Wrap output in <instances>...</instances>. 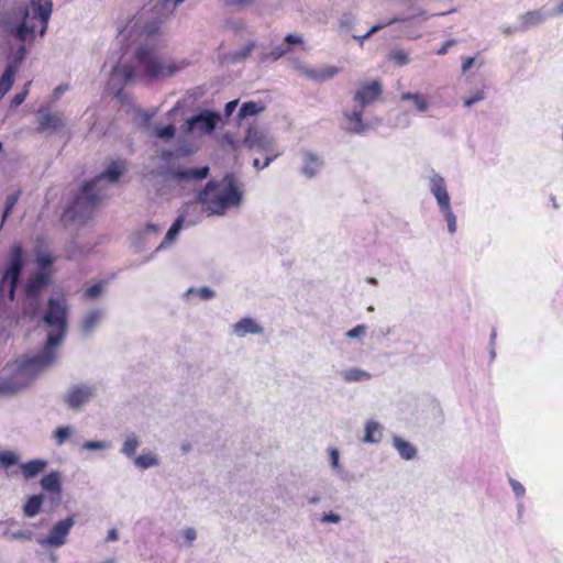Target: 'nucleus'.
<instances>
[{
	"label": "nucleus",
	"mask_w": 563,
	"mask_h": 563,
	"mask_svg": "<svg viewBox=\"0 0 563 563\" xmlns=\"http://www.w3.org/2000/svg\"><path fill=\"white\" fill-rule=\"evenodd\" d=\"M161 19L150 18L147 10L134 15L120 31L117 42L125 45L120 57L112 53L104 63L110 68L108 90L121 98L123 87L136 79H162L174 76L190 65L187 58L163 55L153 43Z\"/></svg>",
	"instance_id": "nucleus-1"
},
{
	"label": "nucleus",
	"mask_w": 563,
	"mask_h": 563,
	"mask_svg": "<svg viewBox=\"0 0 563 563\" xmlns=\"http://www.w3.org/2000/svg\"><path fill=\"white\" fill-rule=\"evenodd\" d=\"M30 321L44 322L47 329V340L38 353L22 357L13 364L10 369L13 376L5 386L11 390H18L26 386L36 374L55 363L57 350L62 345L67 332V300L63 296L49 298L45 311L43 313L40 311V317Z\"/></svg>",
	"instance_id": "nucleus-2"
},
{
	"label": "nucleus",
	"mask_w": 563,
	"mask_h": 563,
	"mask_svg": "<svg viewBox=\"0 0 563 563\" xmlns=\"http://www.w3.org/2000/svg\"><path fill=\"white\" fill-rule=\"evenodd\" d=\"M52 7L49 0H0V23L16 25L14 35L20 41L33 40L36 33L45 34Z\"/></svg>",
	"instance_id": "nucleus-3"
},
{
	"label": "nucleus",
	"mask_w": 563,
	"mask_h": 563,
	"mask_svg": "<svg viewBox=\"0 0 563 563\" xmlns=\"http://www.w3.org/2000/svg\"><path fill=\"white\" fill-rule=\"evenodd\" d=\"M243 199V186L231 174L223 176L221 179L209 180L197 195L198 202L209 217H223L229 211L239 209Z\"/></svg>",
	"instance_id": "nucleus-4"
},
{
	"label": "nucleus",
	"mask_w": 563,
	"mask_h": 563,
	"mask_svg": "<svg viewBox=\"0 0 563 563\" xmlns=\"http://www.w3.org/2000/svg\"><path fill=\"white\" fill-rule=\"evenodd\" d=\"M54 258L41 247L36 251L35 264L38 271L24 285L23 318L35 320L40 317L42 292L46 289L52 277Z\"/></svg>",
	"instance_id": "nucleus-5"
},
{
	"label": "nucleus",
	"mask_w": 563,
	"mask_h": 563,
	"mask_svg": "<svg viewBox=\"0 0 563 563\" xmlns=\"http://www.w3.org/2000/svg\"><path fill=\"white\" fill-rule=\"evenodd\" d=\"M124 169L122 161H113L102 174L87 183L70 208L73 214H85L100 203L107 197L108 185L115 184Z\"/></svg>",
	"instance_id": "nucleus-6"
},
{
	"label": "nucleus",
	"mask_w": 563,
	"mask_h": 563,
	"mask_svg": "<svg viewBox=\"0 0 563 563\" xmlns=\"http://www.w3.org/2000/svg\"><path fill=\"white\" fill-rule=\"evenodd\" d=\"M426 181L430 194L437 201L441 216L448 224L449 233L454 234L457 230V219L452 208L445 178L437 170L430 169L426 175Z\"/></svg>",
	"instance_id": "nucleus-7"
},
{
	"label": "nucleus",
	"mask_w": 563,
	"mask_h": 563,
	"mask_svg": "<svg viewBox=\"0 0 563 563\" xmlns=\"http://www.w3.org/2000/svg\"><path fill=\"white\" fill-rule=\"evenodd\" d=\"M23 267V249L13 244L10 250V263L0 282V298L5 301L14 299V291Z\"/></svg>",
	"instance_id": "nucleus-8"
},
{
	"label": "nucleus",
	"mask_w": 563,
	"mask_h": 563,
	"mask_svg": "<svg viewBox=\"0 0 563 563\" xmlns=\"http://www.w3.org/2000/svg\"><path fill=\"white\" fill-rule=\"evenodd\" d=\"M243 145L250 150L266 154L262 167H267L276 157L282 154V151L276 146L275 141L265 131L250 126L243 140Z\"/></svg>",
	"instance_id": "nucleus-9"
},
{
	"label": "nucleus",
	"mask_w": 563,
	"mask_h": 563,
	"mask_svg": "<svg viewBox=\"0 0 563 563\" xmlns=\"http://www.w3.org/2000/svg\"><path fill=\"white\" fill-rule=\"evenodd\" d=\"M220 121L219 112L202 110L186 121V131L195 136L209 135L216 130Z\"/></svg>",
	"instance_id": "nucleus-10"
},
{
	"label": "nucleus",
	"mask_w": 563,
	"mask_h": 563,
	"mask_svg": "<svg viewBox=\"0 0 563 563\" xmlns=\"http://www.w3.org/2000/svg\"><path fill=\"white\" fill-rule=\"evenodd\" d=\"M26 55V49L21 45L14 54L9 58L5 68L0 75V102L12 89L16 75L20 68V64L23 62Z\"/></svg>",
	"instance_id": "nucleus-11"
},
{
	"label": "nucleus",
	"mask_w": 563,
	"mask_h": 563,
	"mask_svg": "<svg viewBox=\"0 0 563 563\" xmlns=\"http://www.w3.org/2000/svg\"><path fill=\"white\" fill-rule=\"evenodd\" d=\"M97 391L98 386L96 384H76L69 387L64 400L70 409L78 410L90 402L97 396Z\"/></svg>",
	"instance_id": "nucleus-12"
},
{
	"label": "nucleus",
	"mask_w": 563,
	"mask_h": 563,
	"mask_svg": "<svg viewBox=\"0 0 563 563\" xmlns=\"http://www.w3.org/2000/svg\"><path fill=\"white\" fill-rule=\"evenodd\" d=\"M297 156L299 159V174L302 177L312 179L321 174L324 167V158L320 153L309 148H301Z\"/></svg>",
	"instance_id": "nucleus-13"
},
{
	"label": "nucleus",
	"mask_w": 563,
	"mask_h": 563,
	"mask_svg": "<svg viewBox=\"0 0 563 563\" xmlns=\"http://www.w3.org/2000/svg\"><path fill=\"white\" fill-rule=\"evenodd\" d=\"M75 521L71 517L59 520L51 529L48 536L45 539L38 540V543L43 547H55L59 548L66 543L67 536L69 534Z\"/></svg>",
	"instance_id": "nucleus-14"
},
{
	"label": "nucleus",
	"mask_w": 563,
	"mask_h": 563,
	"mask_svg": "<svg viewBox=\"0 0 563 563\" xmlns=\"http://www.w3.org/2000/svg\"><path fill=\"white\" fill-rule=\"evenodd\" d=\"M231 333L240 339L246 335H263L264 327L252 317H243L231 325Z\"/></svg>",
	"instance_id": "nucleus-15"
},
{
	"label": "nucleus",
	"mask_w": 563,
	"mask_h": 563,
	"mask_svg": "<svg viewBox=\"0 0 563 563\" xmlns=\"http://www.w3.org/2000/svg\"><path fill=\"white\" fill-rule=\"evenodd\" d=\"M399 99L401 102H410V110L420 114L428 113L432 107L430 97L421 91H405Z\"/></svg>",
	"instance_id": "nucleus-16"
},
{
	"label": "nucleus",
	"mask_w": 563,
	"mask_h": 563,
	"mask_svg": "<svg viewBox=\"0 0 563 563\" xmlns=\"http://www.w3.org/2000/svg\"><path fill=\"white\" fill-rule=\"evenodd\" d=\"M382 93L380 85L377 81L363 84L354 96V102L361 108L374 102Z\"/></svg>",
	"instance_id": "nucleus-17"
},
{
	"label": "nucleus",
	"mask_w": 563,
	"mask_h": 563,
	"mask_svg": "<svg viewBox=\"0 0 563 563\" xmlns=\"http://www.w3.org/2000/svg\"><path fill=\"white\" fill-rule=\"evenodd\" d=\"M364 108L354 104L352 110L344 113L346 129L354 133H365L371 129V124L363 119Z\"/></svg>",
	"instance_id": "nucleus-18"
},
{
	"label": "nucleus",
	"mask_w": 563,
	"mask_h": 563,
	"mask_svg": "<svg viewBox=\"0 0 563 563\" xmlns=\"http://www.w3.org/2000/svg\"><path fill=\"white\" fill-rule=\"evenodd\" d=\"M65 125V121L59 113L49 112L41 109L38 111V131L56 132Z\"/></svg>",
	"instance_id": "nucleus-19"
},
{
	"label": "nucleus",
	"mask_w": 563,
	"mask_h": 563,
	"mask_svg": "<svg viewBox=\"0 0 563 563\" xmlns=\"http://www.w3.org/2000/svg\"><path fill=\"white\" fill-rule=\"evenodd\" d=\"M385 427L375 419H369L364 424L363 443L378 444L384 438Z\"/></svg>",
	"instance_id": "nucleus-20"
},
{
	"label": "nucleus",
	"mask_w": 563,
	"mask_h": 563,
	"mask_svg": "<svg viewBox=\"0 0 563 563\" xmlns=\"http://www.w3.org/2000/svg\"><path fill=\"white\" fill-rule=\"evenodd\" d=\"M104 318V310L101 308H95L89 310L82 318L80 323V330L85 334L93 332Z\"/></svg>",
	"instance_id": "nucleus-21"
},
{
	"label": "nucleus",
	"mask_w": 563,
	"mask_h": 563,
	"mask_svg": "<svg viewBox=\"0 0 563 563\" xmlns=\"http://www.w3.org/2000/svg\"><path fill=\"white\" fill-rule=\"evenodd\" d=\"M391 444L402 460L411 461L417 456L416 446L397 434L391 437Z\"/></svg>",
	"instance_id": "nucleus-22"
},
{
	"label": "nucleus",
	"mask_w": 563,
	"mask_h": 563,
	"mask_svg": "<svg viewBox=\"0 0 563 563\" xmlns=\"http://www.w3.org/2000/svg\"><path fill=\"white\" fill-rule=\"evenodd\" d=\"M340 378L347 384L363 383L372 379V374L360 367H347L339 372Z\"/></svg>",
	"instance_id": "nucleus-23"
},
{
	"label": "nucleus",
	"mask_w": 563,
	"mask_h": 563,
	"mask_svg": "<svg viewBox=\"0 0 563 563\" xmlns=\"http://www.w3.org/2000/svg\"><path fill=\"white\" fill-rule=\"evenodd\" d=\"M209 175V167L201 166L197 168H184L178 169L173 174V177L178 181H189V180H201L207 178Z\"/></svg>",
	"instance_id": "nucleus-24"
},
{
	"label": "nucleus",
	"mask_w": 563,
	"mask_h": 563,
	"mask_svg": "<svg viewBox=\"0 0 563 563\" xmlns=\"http://www.w3.org/2000/svg\"><path fill=\"white\" fill-rule=\"evenodd\" d=\"M47 461L42 459L31 460L20 464V470L25 479L34 478L47 467Z\"/></svg>",
	"instance_id": "nucleus-25"
},
{
	"label": "nucleus",
	"mask_w": 563,
	"mask_h": 563,
	"mask_svg": "<svg viewBox=\"0 0 563 563\" xmlns=\"http://www.w3.org/2000/svg\"><path fill=\"white\" fill-rule=\"evenodd\" d=\"M16 522L13 519L7 520L4 522H0V527H4L2 536L5 538H10L13 540H31L33 537V532L31 530L25 529H12Z\"/></svg>",
	"instance_id": "nucleus-26"
},
{
	"label": "nucleus",
	"mask_w": 563,
	"mask_h": 563,
	"mask_svg": "<svg viewBox=\"0 0 563 563\" xmlns=\"http://www.w3.org/2000/svg\"><path fill=\"white\" fill-rule=\"evenodd\" d=\"M339 71H340V68L336 66H323L319 69L305 68V70H303L305 75L308 78L318 80V81H324V80L331 79L335 75H338Z\"/></svg>",
	"instance_id": "nucleus-27"
},
{
	"label": "nucleus",
	"mask_w": 563,
	"mask_h": 563,
	"mask_svg": "<svg viewBox=\"0 0 563 563\" xmlns=\"http://www.w3.org/2000/svg\"><path fill=\"white\" fill-rule=\"evenodd\" d=\"M184 222H185V216L184 214L179 216L174 221V223L172 224V227L167 231L163 242L156 247V250H155L156 252H158L161 250H164V249H167L168 246H170L177 240L178 234H179L180 230L183 229Z\"/></svg>",
	"instance_id": "nucleus-28"
},
{
	"label": "nucleus",
	"mask_w": 563,
	"mask_h": 563,
	"mask_svg": "<svg viewBox=\"0 0 563 563\" xmlns=\"http://www.w3.org/2000/svg\"><path fill=\"white\" fill-rule=\"evenodd\" d=\"M41 487L48 493L60 494L62 492V476L57 471H53L41 479Z\"/></svg>",
	"instance_id": "nucleus-29"
},
{
	"label": "nucleus",
	"mask_w": 563,
	"mask_h": 563,
	"mask_svg": "<svg viewBox=\"0 0 563 563\" xmlns=\"http://www.w3.org/2000/svg\"><path fill=\"white\" fill-rule=\"evenodd\" d=\"M134 465L139 470H148L159 465V459L152 452L143 453L134 457Z\"/></svg>",
	"instance_id": "nucleus-30"
},
{
	"label": "nucleus",
	"mask_w": 563,
	"mask_h": 563,
	"mask_svg": "<svg viewBox=\"0 0 563 563\" xmlns=\"http://www.w3.org/2000/svg\"><path fill=\"white\" fill-rule=\"evenodd\" d=\"M197 530L192 527H185L178 532L177 542L179 547L190 548L197 540Z\"/></svg>",
	"instance_id": "nucleus-31"
},
{
	"label": "nucleus",
	"mask_w": 563,
	"mask_h": 563,
	"mask_svg": "<svg viewBox=\"0 0 563 563\" xmlns=\"http://www.w3.org/2000/svg\"><path fill=\"white\" fill-rule=\"evenodd\" d=\"M43 501L42 495L31 496L23 507L24 515L29 518L35 517L40 512Z\"/></svg>",
	"instance_id": "nucleus-32"
},
{
	"label": "nucleus",
	"mask_w": 563,
	"mask_h": 563,
	"mask_svg": "<svg viewBox=\"0 0 563 563\" xmlns=\"http://www.w3.org/2000/svg\"><path fill=\"white\" fill-rule=\"evenodd\" d=\"M140 446L139 437L135 433H130L125 437V440L121 448V453L128 457H135L136 450Z\"/></svg>",
	"instance_id": "nucleus-33"
},
{
	"label": "nucleus",
	"mask_w": 563,
	"mask_h": 563,
	"mask_svg": "<svg viewBox=\"0 0 563 563\" xmlns=\"http://www.w3.org/2000/svg\"><path fill=\"white\" fill-rule=\"evenodd\" d=\"M76 429L73 426H63L58 427L54 433L53 439L56 443V445L60 446L64 443H66L68 440L71 439L73 435H75Z\"/></svg>",
	"instance_id": "nucleus-34"
},
{
	"label": "nucleus",
	"mask_w": 563,
	"mask_h": 563,
	"mask_svg": "<svg viewBox=\"0 0 563 563\" xmlns=\"http://www.w3.org/2000/svg\"><path fill=\"white\" fill-rule=\"evenodd\" d=\"M184 297L188 300L191 297H197L200 300H210L216 297V292H214V290H212L211 288L206 287V286L199 287V288L191 287L186 290V292L184 294Z\"/></svg>",
	"instance_id": "nucleus-35"
},
{
	"label": "nucleus",
	"mask_w": 563,
	"mask_h": 563,
	"mask_svg": "<svg viewBox=\"0 0 563 563\" xmlns=\"http://www.w3.org/2000/svg\"><path fill=\"white\" fill-rule=\"evenodd\" d=\"M508 482H509V485H510L511 490L514 493V496H515L516 500L518 501L517 510L520 514L525 509L523 504H522V499L526 496V487L519 481H517L515 478H509Z\"/></svg>",
	"instance_id": "nucleus-36"
},
{
	"label": "nucleus",
	"mask_w": 563,
	"mask_h": 563,
	"mask_svg": "<svg viewBox=\"0 0 563 563\" xmlns=\"http://www.w3.org/2000/svg\"><path fill=\"white\" fill-rule=\"evenodd\" d=\"M264 110V106L262 103L255 101L244 102L239 110V118L244 119L247 117H254L261 113Z\"/></svg>",
	"instance_id": "nucleus-37"
},
{
	"label": "nucleus",
	"mask_w": 563,
	"mask_h": 563,
	"mask_svg": "<svg viewBox=\"0 0 563 563\" xmlns=\"http://www.w3.org/2000/svg\"><path fill=\"white\" fill-rule=\"evenodd\" d=\"M548 18V14L541 10L527 12L522 15L521 21L525 27H530L542 23Z\"/></svg>",
	"instance_id": "nucleus-38"
},
{
	"label": "nucleus",
	"mask_w": 563,
	"mask_h": 563,
	"mask_svg": "<svg viewBox=\"0 0 563 563\" xmlns=\"http://www.w3.org/2000/svg\"><path fill=\"white\" fill-rule=\"evenodd\" d=\"M19 454L12 450H0V466L4 470L19 464Z\"/></svg>",
	"instance_id": "nucleus-39"
},
{
	"label": "nucleus",
	"mask_w": 563,
	"mask_h": 563,
	"mask_svg": "<svg viewBox=\"0 0 563 563\" xmlns=\"http://www.w3.org/2000/svg\"><path fill=\"white\" fill-rule=\"evenodd\" d=\"M328 454H329V460H330V465H331V468L333 470V472L342 477L343 476V467L340 463V452L336 448H329L328 449Z\"/></svg>",
	"instance_id": "nucleus-40"
},
{
	"label": "nucleus",
	"mask_w": 563,
	"mask_h": 563,
	"mask_svg": "<svg viewBox=\"0 0 563 563\" xmlns=\"http://www.w3.org/2000/svg\"><path fill=\"white\" fill-rule=\"evenodd\" d=\"M31 85H32L31 80L26 81L23 85L21 91H19L18 93H15L13 96V98L10 101V108L11 109L18 108L19 106H21L25 101V99H26V97H27V95L30 92Z\"/></svg>",
	"instance_id": "nucleus-41"
},
{
	"label": "nucleus",
	"mask_w": 563,
	"mask_h": 563,
	"mask_svg": "<svg viewBox=\"0 0 563 563\" xmlns=\"http://www.w3.org/2000/svg\"><path fill=\"white\" fill-rule=\"evenodd\" d=\"M104 288L106 284L103 282L96 283L84 291V297L93 300L103 294Z\"/></svg>",
	"instance_id": "nucleus-42"
},
{
	"label": "nucleus",
	"mask_w": 563,
	"mask_h": 563,
	"mask_svg": "<svg viewBox=\"0 0 563 563\" xmlns=\"http://www.w3.org/2000/svg\"><path fill=\"white\" fill-rule=\"evenodd\" d=\"M176 129L173 124H168L163 128H155L154 134L156 137L168 141L172 140L175 135Z\"/></svg>",
	"instance_id": "nucleus-43"
},
{
	"label": "nucleus",
	"mask_w": 563,
	"mask_h": 563,
	"mask_svg": "<svg viewBox=\"0 0 563 563\" xmlns=\"http://www.w3.org/2000/svg\"><path fill=\"white\" fill-rule=\"evenodd\" d=\"M399 21V19L397 18H394L391 20H389L388 22L386 23H378V24H375L371 27V30L368 32H366L364 35H361V36H354L358 42L360 44L362 45L364 43V41L366 38H368L372 34L380 31L382 29H384L386 25H389V24H393L395 22Z\"/></svg>",
	"instance_id": "nucleus-44"
},
{
	"label": "nucleus",
	"mask_w": 563,
	"mask_h": 563,
	"mask_svg": "<svg viewBox=\"0 0 563 563\" xmlns=\"http://www.w3.org/2000/svg\"><path fill=\"white\" fill-rule=\"evenodd\" d=\"M390 59L399 66L407 65L410 60L409 53L404 49H394L390 52Z\"/></svg>",
	"instance_id": "nucleus-45"
},
{
	"label": "nucleus",
	"mask_w": 563,
	"mask_h": 563,
	"mask_svg": "<svg viewBox=\"0 0 563 563\" xmlns=\"http://www.w3.org/2000/svg\"><path fill=\"white\" fill-rule=\"evenodd\" d=\"M367 334V327L365 324H358L353 329L345 332L347 339L363 340Z\"/></svg>",
	"instance_id": "nucleus-46"
},
{
	"label": "nucleus",
	"mask_w": 563,
	"mask_h": 563,
	"mask_svg": "<svg viewBox=\"0 0 563 563\" xmlns=\"http://www.w3.org/2000/svg\"><path fill=\"white\" fill-rule=\"evenodd\" d=\"M111 444L108 441H86L82 449L87 451H103L110 449Z\"/></svg>",
	"instance_id": "nucleus-47"
},
{
	"label": "nucleus",
	"mask_w": 563,
	"mask_h": 563,
	"mask_svg": "<svg viewBox=\"0 0 563 563\" xmlns=\"http://www.w3.org/2000/svg\"><path fill=\"white\" fill-rule=\"evenodd\" d=\"M485 97L484 89L476 90L472 96L464 99L463 103L465 107L470 108L473 104L482 101Z\"/></svg>",
	"instance_id": "nucleus-48"
},
{
	"label": "nucleus",
	"mask_w": 563,
	"mask_h": 563,
	"mask_svg": "<svg viewBox=\"0 0 563 563\" xmlns=\"http://www.w3.org/2000/svg\"><path fill=\"white\" fill-rule=\"evenodd\" d=\"M254 46H255L254 43L249 42L247 44L244 45V47L241 51H236L233 53V55H232L233 59L234 60L244 59L245 57H247L251 54Z\"/></svg>",
	"instance_id": "nucleus-49"
},
{
	"label": "nucleus",
	"mask_w": 563,
	"mask_h": 563,
	"mask_svg": "<svg viewBox=\"0 0 563 563\" xmlns=\"http://www.w3.org/2000/svg\"><path fill=\"white\" fill-rule=\"evenodd\" d=\"M19 196L20 194L19 192H15V194H12L10 195L8 198H7V201H5V209H4V212H3V219L2 221L5 220V218L9 216V213L11 212L12 208L14 207V205L16 203L18 199H19Z\"/></svg>",
	"instance_id": "nucleus-50"
},
{
	"label": "nucleus",
	"mask_w": 563,
	"mask_h": 563,
	"mask_svg": "<svg viewBox=\"0 0 563 563\" xmlns=\"http://www.w3.org/2000/svg\"><path fill=\"white\" fill-rule=\"evenodd\" d=\"M341 520H342L341 516L335 512H332V511L324 514L320 519V521L322 523H332V525H338L341 522Z\"/></svg>",
	"instance_id": "nucleus-51"
},
{
	"label": "nucleus",
	"mask_w": 563,
	"mask_h": 563,
	"mask_svg": "<svg viewBox=\"0 0 563 563\" xmlns=\"http://www.w3.org/2000/svg\"><path fill=\"white\" fill-rule=\"evenodd\" d=\"M288 48L284 47V45H278L272 49V52L268 54V57L272 60H277L282 56H284L287 53Z\"/></svg>",
	"instance_id": "nucleus-52"
},
{
	"label": "nucleus",
	"mask_w": 563,
	"mask_h": 563,
	"mask_svg": "<svg viewBox=\"0 0 563 563\" xmlns=\"http://www.w3.org/2000/svg\"><path fill=\"white\" fill-rule=\"evenodd\" d=\"M155 4H163L164 10L175 9L184 0H153Z\"/></svg>",
	"instance_id": "nucleus-53"
},
{
	"label": "nucleus",
	"mask_w": 563,
	"mask_h": 563,
	"mask_svg": "<svg viewBox=\"0 0 563 563\" xmlns=\"http://www.w3.org/2000/svg\"><path fill=\"white\" fill-rule=\"evenodd\" d=\"M68 90L69 86L67 84L57 86L52 93L53 101H57L63 96V93H65Z\"/></svg>",
	"instance_id": "nucleus-54"
},
{
	"label": "nucleus",
	"mask_w": 563,
	"mask_h": 563,
	"mask_svg": "<svg viewBox=\"0 0 563 563\" xmlns=\"http://www.w3.org/2000/svg\"><path fill=\"white\" fill-rule=\"evenodd\" d=\"M408 4L411 10H418L420 7L427 4L430 0H401Z\"/></svg>",
	"instance_id": "nucleus-55"
},
{
	"label": "nucleus",
	"mask_w": 563,
	"mask_h": 563,
	"mask_svg": "<svg viewBox=\"0 0 563 563\" xmlns=\"http://www.w3.org/2000/svg\"><path fill=\"white\" fill-rule=\"evenodd\" d=\"M285 43L288 45L302 43V36L299 34H288L285 37Z\"/></svg>",
	"instance_id": "nucleus-56"
},
{
	"label": "nucleus",
	"mask_w": 563,
	"mask_h": 563,
	"mask_svg": "<svg viewBox=\"0 0 563 563\" xmlns=\"http://www.w3.org/2000/svg\"><path fill=\"white\" fill-rule=\"evenodd\" d=\"M475 64L474 57H465L462 62V73L466 74L467 70Z\"/></svg>",
	"instance_id": "nucleus-57"
},
{
	"label": "nucleus",
	"mask_w": 563,
	"mask_h": 563,
	"mask_svg": "<svg viewBox=\"0 0 563 563\" xmlns=\"http://www.w3.org/2000/svg\"><path fill=\"white\" fill-rule=\"evenodd\" d=\"M238 103L239 101L238 100H232V101H229L225 107H224V112H225V115L227 117H230L234 110L236 109L238 107Z\"/></svg>",
	"instance_id": "nucleus-58"
},
{
	"label": "nucleus",
	"mask_w": 563,
	"mask_h": 563,
	"mask_svg": "<svg viewBox=\"0 0 563 563\" xmlns=\"http://www.w3.org/2000/svg\"><path fill=\"white\" fill-rule=\"evenodd\" d=\"M353 22H354V16H353V15H351V14H344V15L340 19V23H341V25H343V26H349V25H351Z\"/></svg>",
	"instance_id": "nucleus-59"
},
{
	"label": "nucleus",
	"mask_w": 563,
	"mask_h": 563,
	"mask_svg": "<svg viewBox=\"0 0 563 563\" xmlns=\"http://www.w3.org/2000/svg\"><path fill=\"white\" fill-rule=\"evenodd\" d=\"M119 538V533H118V530L117 529H110L108 531V536H107V541L108 542H113V541H117Z\"/></svg>",
	"instance_id": "nucleus-60"
},
{
	"label": "nucleus",
	"mask_w": 563,
	"mask_h": 563,
	"mask_svg": "<svg viewBox=\"0 0 563 563\" xmlns=\"http://www.w3.org/2000/svg\"><path fill=\"white\" fill-rule=\"evenodd\" d=\"M161 230V228L158 225H155V224H148L146 225L145 230H144V235H148L151 233H157L158 231Z\"/></svg>",
	"instance_id": "nucleus-61"
},
{
	"label": "nucleus",
	"mask_w": 563,
	"mask_h": 563,
	"mask_svg": "<svg viewBox=\"0 0 563 563\" xmlns=\"http://www.w3.org/2000/svg\"><path fill=\"white\" fill-rule=\"evenodd\" d=\"M452 45H453V41H451V40L446 41L443 44V46L437 52L438 55H444L448 52L449 47L452 46Z\"/></svg>",
	"instance_id": "nucleus-62"
},
{
	"label": "nucleus",
	"mask_w": 563,
	"mask_h": 563,
	"mask_svg": "<svg viewBox=\"0 0 563 563\" xmlns=\"http://www.w3.org/2000/svg\"><path fill=\"white\" fill-rule=\"evenodd\" d=\"M560 14H563V1H561L556 8L554 9V11L551 13V15H560Z\"/></svg>",
	"instance_id": "nucleus-63"
},
{
	"label": "nucleus",
	"mask_w": 563,
	"mask_h": 563,
	"mask_svg": "<svg viewBox=\"0 0 563 563\" xmlns=\"http://www.w3.org/2000/svg\"><path fill=\"white\" fill-rule=\"evenodd\" d=\"M255 0H231L232 4H251Z\"/></svg>",
	"instance_id": "nucleus-64"
}]
</instances>
